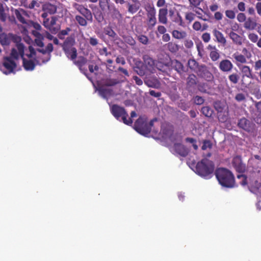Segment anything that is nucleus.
<instances>
[{"label":"nucleus","mask_w":261,"mask_h":261,"mask_svg":"<svg viewBox=\"0 0 261 261\" xmlns=\"http://www.w3.org/2000/svg\"><path fill=\"white\" fill-rule=\"evenodd\" d=\"M197 75L207 82H211L214 79V75L205 65H201L197 70Z\"/></svg>","instance_id":"nucleus-10"},{"label":"nucleus","mask_w":261,"mask_h":261,"mask_svg":"<svg viewBox=\"0 0 261 261\" xmlns=\"http://www.w3.org/2000/svg\"><path fill=\"white\" fill-rule=\"evenodd\" d=\"M111 112L114 117L118 120H122V122L128 125L133 123L131 118L127 119L128 115L124 108L117 105H113L111 107Z\"/></svg>","instance_id":"nucleus-5"},{"label":"nucleus","mask_w":261,"mask_h":261,"mask_svg":"<svg viewBox=\"0 0 261 261\" xmlns=\"http://www.w3.org/2000/svg\"><path fill=\"white\" fill-rule=\"evenodd\" d=\"M105 33L113 38H115L117 37L116 33L111 28L105 29Z\"/></svg>","instance_id":"nucleus-49"},{"label":"nucleus","mask_w":261,"mask_h":261,"mask_svg":"<svg viewBox=\"0 0 261 261\" xmlns=\"http://www.w3.org/2000/svg\"><path fill=\"white\" fill-rule=\"evenodd\" d=\"M184 45L186 48L190 49L193 46L194 43L191 40L187 39L184 42Z\"/></svg>","instance_id":"nucleus-64"},{"label":"nucleus","mask_w":261,"mask_h":261,"mask_svg":"<svg viewBox=\"0 0 261 261\" xmlns=\"http://www.w3.org/2000/svg\"><path fill=\"white\" fill-rule=\"evenodd\" d=\"M57 20L58 18L56 16H52L50 19H46L45 21H43V24L51 33L56 34L60 29V25L57 23Z\"/></svg>","instance_id":"nucleus-8"},{"label":"nucleus","mask_w":261,"mask_h":261,"mask_svg":"<svg viewBox=\"0 0 261 261\" xmlns=\"http://www.w3.org/2000/svg\"><path fill=\"white\" fill-rule=\"evenodd\" d=\"M57 6L50 3H46L42 6L43 12H46L50 15L54 14L57 12Z\"/></svg>","instance_id":"nucleus-23"},{"label":"nucleus","mask_w":261,"mask_h":261,"mask_svg":"<svg viewBox=\"0 0 261 261\" xmlns=\"http://www.w3.org/2000/svg\"><path fill=\"white\" fill-rule=\"evenodd\" d=\"M16 47L19 50L20 56L22 59L23 66L25 70L32 71L35 69L36 64L34 62L31 60H27L24 58V46L23 43H18L16 44Z\"/></svg>","instance_id":"nucleus-6"},{"label":"nucleus","mask_w":261,"mask_h":261,"mask_svg":"<svg viewBox=\"0 0 261 261\" xmlns=\"http://www.w3.org/2000/svg\"><path fill=\"white\" fill-rule=\"evenodd\" d=\"M128 11L132 14L136 13L139 9V7L136 5L128 4Z\"/></svg>","instance_id":"nucleus-52"},{"label":"nucleus","mask_w":261,"mask_h":261,"mask_svg":"<svg viewBox=\"0 0 261 261\" xmlns=\"http://www.w3.org/2000/svg\"><path fill=\"white\" fill-rule=\"evenodd\" d=\"M241 71L244 76L251 79H253L252 71L249 66L247 65H243L241 68Z\"/></svg>","instance_id":"nucleus-34"},{"label":"nucleus","mask_w":261,"mask_h":261,"mask_svg":"<svg viewBox=\"0 0 261 261\" xmlns=\"http://www.w3.org/2000/svg\"><path fill=\"white\" fill-rule=\"evenodd\" d=\"M71 31V29L70 28H66L65 30H62L60 31L58 34V37L60 39H64L65 38V36L66 35H67Z\"/></svg>","instance_id":"nucleus-45"},{"label":"nucleus","mask_w":261,"mask_h":261,"mask_svg":"<svg viewBox=\"0 0 261 261\" xmlns=\"http://www.w3.org/2000/svg\"><path fill=\"white\" fill-rule=\"evenodd\" d=\"M237 178L239 179H241V181H240V184L242 186H245L248 184L247 177L245 175L239 174L237 175Z\"/></svg>","instance_id":"nucleus-46"},{"label":"nucleus","mask_w":261,"mask_h":261,"mask_svg":"<svg viewBox=\"0 0 261 261\" xmlns=\"http://www.w3.org/2000/svg\"><path fill=\"white\" fill-rule=\"evenodd\" d=\"M234 99L238 102L244 101L246 100V96L242 93H238L236 95Z\"/></svg>","instance_id":"nucleus-53"},{"label":"nucleus","mask_w":261,"mask_h":261,"mask_svg":"<svg viewBox=\"0 0 261 261\" xmlns=\"http://www.w3.org/2000/svg\"><path fill=\"white\" fill-rule=\"evenodd\" d=\"M109 0H100L99 1V6L102 11H105L107 8H109Z\"/></svg>","instance_id":"nucleus-47"},{"label":"nucleus","mask_w":261,"mask_h":261,"mask_svg":"<svg viewBox=\"0 0 261 261\" xmlns=\"http://www.w3.org/2000/svg\"><path fill=\"white\" fill-rule=\"evenodd\" d=\"M212 147V143L211 141L208 140H204L203 141V144L201 149L203 150H206L207 148H211Z\"/></svg>","instance_id":"nucleus-51"},{"label":"nucleus","mask_w":261,"mask_h":261,"mask_svg":"<svg viewBox=\"0 0 261 261\" xmlns=\"http://www.w3.org/2000/svg\"><path fill=\"white\" fill-rule=\"evenodd\" d=\"M168 14V10L166 8H162L159 10V21L160 23L163 24H166L167 23V15Z\"/></svg>","instance_id":"nucleus-25"},{"label":"nucleus","mask_w":261,"mask_h":261,"mask_svg":"<svg viewBox=\"0 0 261 261\" xmlns=\"http://www.w3.org/2000/svg\"><path fill=\"white\" fill-rule=\"evenodd\" d=\"M173 148L177 154L183 157L187 156L189 152V149L180 143L174 144Z\"/></svg>","instance_id":"nucleus-18"},{"label":"nucleus","mask_w":261,"mask_h":261,"mask_svg":"<svg viewBox=\"0 0 261 261\" xmlns=\"http://www.w3.org/2000/svg\"><path fill=\"white\" fill-rule=\"evenodd\" d=\"M87 59L83 56H80L77 60H73V63L79 68L81 72L88 77L87 69L84 67L87 64Z\"/></svg>","instance_id":"nucleus-13"},{"label":"nucleus","mask_w":261,"mask_h":261,"mask_svg":"<svg viewBox=\"0 0 261 261\" xmlns=\"http://www.w3.org/2000/svg\"><path fill=\"white\" fill-rule=\"evenodd\" d=\"M246 17L244 13H239L237 15V20L240 22H245L246 20Z\"/></svg>","instance_id":"nucleus-62"},{"label":"nucleus","mask_w":261,"mask_h":261,"mask_svg":"<svg viewBox=\"0 0 261 261\" xmlns=\"http://www.w3.org/2000/svg\"><path fill=\"white\" fill-rule=\"evenodd\" d=\"M232 165L238 173H243L246 170V166L242 162V158L240 155L234 156L232 161Z\"/></svg>","instance_id":"nucleus-12"},{"label":"nucleus","mask_w":261,"mask_h":261,"mask_svg":"<svg viewBox=\"0 0 261 261\" xmlns=\"http://www.w3.org/2000/svg\"><path fill=\"white\" fill-rule=\"evenodd\" d=\"M213 34L216 39V41L221 43L223 45H225L226 43V40L224 35L219 31L215 29L213 30Z\"/></svg>","instance_id":"nucleus-21"},{"label":"nucleus","mask_w":261,"mask_h":261,"mask_svg":"<svg viewBox=\"0 0 261 261\" xmlns=\"http://www.w3.org/2000/svg\"><path fill=\"white\" fill-rule=\"evenodd\" d=\"M18 52L17 51V50L13 48L11 50L10 57L11 59H18L19 57V55H20L19 50H18Z\"/></svg>","instance_id":"nucleus-55"},{"label":"nucleus","mask_w":261,"mask_h":261,"mask_svg":"<svg viewBox=\"0 0 261 261\" xmlns=\"http://www.w3.org/2000/svg\"><path fill=\"white\" fill-rule=\"evenodd\" d=\"M201 39L205 43H207L211 39V35L208 33H204L202 35Z\"/></svg>","instance_id":"nucleus-61"},{"label":"nucleus","mask_w":261,"mask_h":261,"mask_svg":"<svg viewBox=\"0 0 261 261\" xmlns=\"http://www.w3.org/2000/svg\"><path fill=\"white\" fill-rule=\"evenodd\" d=\"M147 13L146 24L148 30H152L156 23V11L153 7L148 6L146 9Z\"/></svg>","instance_id":"nucleus-7"},{"label":"nucleus","mask_w":261,"mask_h":261,"mask_svg":"<svg viewBox=\"0 0 261 261\" xmlns=\"http://www.w3.org/2000/svg\"><path fill=\"white\" fill-rule=\"evenodd\" d=\"M201 112L206 117H211L212 116L213 111L210 107L206 106L202 108Z\"/></svg>","instance_id":"nucleus-43"},{"label":"nucleus","mask_w":261,"mask_h":261,"mask_svg":"<svg viewBox=\"0 0 261 261\" xmlns=\"http://www.w3.org/2000/svg\"><path fill=\"white\" fill-rule=\"evenodd\" d=\"M257 26V23L253 18L249 17L245 21L244 27L248 30H253Z\"/></svg>","instance_id":"nucleus-26"},{"label":"nucleus","mask_w":261,"mask_h":261,"mask_svg":"<svg viewBox=\"0 0 261 261\" xmlns=\"http://www.w3.org/2000/svg\"><path fill=\"white\" fill-rule=\"evenodd\" d=\"M119 81L114 79H107L103 82V86L107 87L114 86L118 84Z\"/></svg>","instance_id":"nucleus-41"},{"label":"nucleus","mask_w":261,"mask_h":261,"mask_svg":"<svg viewBox=\"0 0 261 261\" xmlns=\"http://www.w3.org/2000/svg\"><path fill=\"white\" fill-rule=\"evenodd\" d=\"M153 124V120L148 122L146 117H139L135 122L134 128L139 134L146 136L150 133Z\"/></svg>","instance_id":"nucleus-4"},{"label":"nucleus","mask_w":261,"mask_h":261,"mask_svg":"<svg viewBox=\"0 0 261 261\" xmlns=\"http://www.w3.org/2000/svg\"><path fill=\"white\" fill-rule=\"evenodd\" d=\"M98 92L101 96L104 98H107L108 96L112 94V90L101 87L99 88Z\"/></svg>","instance_id":"nucleus-37"},{"label":"nucleus","mask_w":261,"mask_h":261,"mask_svg":"<svg viewBox=\"0 0 261 261\" xmlns=\"http://www.w3.org/2000/svg\"><path fill=\"white\" fill-rule=\"evenodd\" d=\"M73 8L77 10L83 16L81 15H76L75 20L78 24L82 27L87 26L88 21L92 22L93 16L91 11L83 5L74 3L73 5Z\"/></svg>","instance_id":"nucleus-3"},{"label":"nucleus","mask_w":261,"mask_h":261,"mask_svg":"<svg viewBox=\"0 0 261 261\" xmlns=\"http://www.w3.org/2000/svg\"><path fill=\"white\" fill-rule=\"evenodd\" d=\"M123 39L124 42L130 46H134L136 44V41L131 36H125L123 38Z\"/></svg>","instance_id":"nucleus-48"},{"label":"nucleus","mask_w":261,"mask_h":261,"mask_svg":"<svg viewBox=\"0 0 261 261\" xmlns=\"http://www.w3.org/2000/svg\"><path fill=\"white\" fill-rule=\"evenodd\" d=\"M112 16L114 18H116L117 19L121 18L122 17V15L119 10L116 9V8H114L113 11H112Z\"/></svg>","instance_id":"nucleus-59"},{"label":"nucleus","mask_w":261,"mask_h":261,"mask_svg":"<svg viewBox=\"0 0 261 261\" xmlns=\"http://www.w3.org/2000/svg\"><path fill=\"white\" fill-rule=\"evenodd\" d=\"M188 65L189 67L193 70H195L196 69L198 70V67L200 66L198 63L194 59H190L188 61Z\"/></svg>","instance_id":"nucleus-42"},{"label":"nucleus","mask_w":261,"mask_h":261,"mask_svg":"<svg viewBox=\"0 0 261 261\" xmlns=\"http://www.w3.org/2000/svg\"><path fill=\"white\" fill-rule=\"evenodd\" d=\"M144 83L149 87L158 88L160 86V82L158 80L153 77H146L144 80Z\"/></svg>","instance_id":"nucleus-22"},{"label":"nucleus","mask_w":261,"mask_h":261,"mask_svg":"<svg viewBox=\"0 0 261 261\" xmlns=\"http://www.w3.org/2000/svg\"><path fill=\"white\" fill-rule=\"evenodd\" d=\"M215 169L213 161L203 159L198 162L196 166V172L202 177L209 178L212 176Z\"/></svg>","instance_id":"nucleus-2"},{"label":"nucleus","mask_w":261,"mask_h":261,"mask_svg":"<svg viewBox=\"0 0 261 261\" xmlns=\"http://www.w3.org/2000/svg\"><path fill=\"white\" fill-rule=\"evenodd\" d=\"M225 15L229 19H233L236 17L234 12L231 10H227L225 11Z\"/></svg>","instance_id":"nucleus-58"},{"label":"nucleus","mask_w":261,"mask_h":261,"mask_svg":"<svg viewBox=\"0 0 261 261\" xmlns=\"http://www.w3.org/2000/svg\"><path fill=\"white\" fill-rule=\"evenodd\" d=\"M249 39L252 42L255 43L258 39V36L254 33H250L248 35Z\"/></svg>","instance_id":"nucleus-60"},{"label":"nucleus","mask_w":261,"mask_h":261,"mask_svg":"<svg viewBox=\"0 0 261 261\" xmlns=\"http://www.w3.org/2000/svg\"><path fill=\"white\" fill-rule=\"evenodd\" d=\"M33 34L36 37L35 42L36 45L39 47H43L44 46V43L43 42L44 37L43 35L40 33L37 32H34Z\"/></svg>","instance_id":"nucleus-30"},{"label":"nucleus","mask_w":261,"mask_h":261,"mask_svg":"<svg viewBox=\"0 0 261 261\" xmlns=\"http://www.w3.org/2000/svg\"><path fill=\"white\" fill-rule=\"evenodd\" d=\"M14 12L17 19L22 24L27 23L25 19L23 16V15L29 16V15L26 11L22 9H15Z\"/></svg>","instance_id":"nucleus-20"},{"label":"nucleus","mask_w":261,"mask_h":261,"mask_svg":"<svg viewBox=\"0 0 261 261\" xmlns=\"http://www.w3.org/2000/svg\"><path fill=\"white\" fill-rule=\"evenodd\" d=\"M219 183L223 187L232 188L235 186V178L233 173L228 169L219 168L215 172Z\"/></svg>","instance_id":"nucleus-1"},{"label":"nucleus","mask_w":261,"mask_h":261,"mask_svg":"<svg viewBox=\"0 0 261 261\" xmlns=\"http://www.w3.org/2000/svg\"><path fill=\"white\" fill-rule=\"evenodd\" d=\"M248 187L251 192L256 193L261 187V184L256 180L253 184L249 182Z\"/></svg>","instance_id":"nucleus-33"},{"label":"nucleus","mask_w":261,"mask_h":261,"mask_svg":"<svg viewBox=\"0 0 261 261\" xmlns=\"http://www.w3.org/2000/svg\"><path fill=\"white\" fill-rule=\"evenodd\" d=\"M194 102L197 105H200L204 103V99L201 96H196L194 97Z\"/></svg>","instance_id":"nucleus-57"},{"label":"nucleus","mask_w":261,"mask_h":261,"mask_svg":"<svg viewBox=\"0 0 261 261\" xmlns=\"http://www.w3.org/2000/svg\"><path fill=\"white\" fill-rule=\"evenodd\" d=\"M239 79L240 76L237 73H233L228 76L229 80L233 84H237L239 82Z\"/></svg>","instance_id":"nucleus-44"},{"label":"nucleus","mask_w":261,"mask_h":261,"mask_svg":"<svg viewBox=\"0 0 261 261\" xmlns=\"http://www.w3.org/2000/svg\"><path fill=\"white\" fill-rule=\"evenodd\" d=\"M195 17V14L192 12H187L185 15V19L189 21V23L191 22Z\"/></svg>","instance_id":"nucleus-54"},{"label":"nucleus","mask_w":261,"mask_h":261,"mask_svg":"<svg viewBox=\"0 0 261 261\" xmlns=\"http://www.w3.org/2000/svg\"><path fill=\"white\" fill-rule=\"evenodd\" d=\"M167 48L172 53H176L179 50L178 44L173 42H169L166 44Z\"/></svg>","instance_id":"nucleus-36"},{"label":"nucleus","mask_w":261,"mask_h":261,"mask_svg":"<svg viewBox=\"0 0 261 261\" xmlns=\"http://www.w3.org/2000/svg\"><path fill=\"white\" fill-rule=\"evenodd\" d=\"M175 22L180 26H184V23L182 18L178 13L177 14V17L175 20Z\"/></svg>","instance_id":"nucleus-63"},{"label":"nucleus","mask_w":261,"mask_h":261,"mask_svg":"<svg viewBox=\"0 0 261 261\" xmlns=\"http://www.w3.org/2000/svg\"><path fill=\"white\" fill-rule=\"evenodd\" d=\"M4 67L8 70V72H4V73L7 74L13 72L16 67V64L14 60L11 59V57H5L4 58L3 62Z\"/></svg>","instance_id":"nucleus-14"},{"label":"nucleus","mask_w":261,"mask_h":261,"mask_svg":"<svg viewBox=\"0 0 261 261\" xmlns=\"http://www.w3.org/2000/svg\"><path fill=\"white\" fill-rule=\"evenodd\" d=\"M66 57L70 60L73 61L77 57V49L75 47L63 50Z\"/></svg>","instance_id":"nucleus-27"},{"label":"nucleus","mask_w":261,"mask_h":261,"mask_svg":"<svg viewBox=\"0 0 261 261\" xmlns=\"http://www.w3.org/2000/svg\"><path fill=\"white\" fill-rule=\"evenodd\" d=\"M219 68L223 72H230L233 67V65L231 62L228 59H224L221 60L218 65Z\"/></svg>","instance_id":"nucleus-15"},{"label":"nucleus","mask_w":261,"mask_h":261,"mask_svg":"<svg viewBox=\"0 0 261 261\" xmlns=\"http://www.w3.org/2000/svg\"><path fill=\"white\" fill-rule=\"evenodd\" d=\"M169 67L170 71L173 69L177 71V73L181 74L184 73L185 71L184 70V67L182 64L178 61V60H170L169 61Z\"/></svg>","instance_id":"nucleus-16"},{"label":"nucleus","mask_w":261,"mask_h":261,"mask_svg":"<svg viewBox=\"0 0 261 261\" xmlns=\"http://www.w3.org/2000/svg\"><path fill=\"white\" fill-rule=\"evenodd\" d=\"M233 58L235 59L237 63L241 64H245L247 63V59L246 57L239 53H236L232 55ZM238 64V63H237Z\"/></svg>","instance_id":"nucleus-35"},{"label":"nucleus","mask_w":261,"mask_h":261,"mask_svg":"<svg viewBox=\"0 0 261 261\" xmlns=\"http://www.w3.org/2000/svg\"><path fill=\"white\" fill-rule=\"evenodd\" d=\"M20 38L12 34L8 35L5 34H0V43L3 45H9L11 41L17 42L16 44L20 41Z\"/></svg>","instance_id":"nucleus-11"},{"label":"nucleus","mask_w":261,"mask_h":261,"mask_svg":"<svg viewBox=\"0 0 261 261\" xmlns=\"http://www.w3.org/2000/svg\"><path fill=\"white\" fill-rule=\"evenodd\" d=\"M218 111V119L220 122H225L228 119V112L223 111L216 107Z\"/></svg>","instance_id":"nucleus-29"},{"label":"nucleus","mask_w":261,"mask_h":261,"mask_svg":"<svg viewBox=\"0 0 261 261\" xmlns=\"http://www.w3.org/2000/svg\"><path fill=\"white\" fill-rule=\"evenodd\" d=\"M228 35L234 44L238 45H241L242 44L243 38L241 36L234 33L233 31H231Z\"/></svg>","instance_id":"nucleus-24"},{"label":"nucleus","mask_w":261,"mask_h":261,"mask_svg":"<svg viewBox=\"0 0 261 261\" xmlns=\"http://www.w3.org/2000/svg\"><path fill=\"white\" fill-rule=\"evenodd\" d=\"M8 18L10 19L9 15V9L7 6H4L0 3V21L5 22Z\"/></svg>","instance_id":"nucleus-17"},{"label":"nucleus","mask_w":261,"mask_h":261,"mask_svg":"<svg viewBox=\"0 0 261 261\" xmlns=\"http://www.w3.org/2000/svg\"><path fill=\"white\" fill-rule=\"evenodd\" d=\"M187 84L189 86L193 87L197 84V77L194 74H190L187 80Z\"/></svg>","instance_id":"nucleus-39"},{"label":"nucleus","mask_w":261,"mask_h":261,"mask_svg":"<svg viewBox=\"0 0 261 261\" xmlns=\"http://www.w3.org/2000/svg\"><path fill=\"white\" fill-rule=\"evenodd\" d=\"M145 64L149 67H152L154 64V60L148 55H145L143 57Z\"/></svg>","instance_id":"nucleus-40"},{"label":"nucleus","mask_w":261,"mask_h":261,"mask_svg":"<svg viewBox=\"0 0 261 261\" xmlns=\"http://www.w3.org/2000/svg\"><path fill=\"white\" fill-rule=\"evenodd\" d=\"M156 68L162 72L168 73L170 72L169 61L165 63L159 62L156 64Z\"/></svg>","instance_id":"nucleus-28"},{"label":"nucleus","mask_w":261,"mask_h":261,"mask_svg":"<svg viewBox=\"0 0 261 261\" xmlns=\"http://www.w3.org/2000/svg\"><path fill=\"white\" fill-rule=\"evenodd\" d=\"M210 57L211 60L213 62L217 61L220 59V53L215 46H214L213 50L210 51Z\"/></svg>","instance_id":"nucleus-32"},{"label":"nucleus","mask_w":261,"mask_h":261,"mask_svg":"<svg viewBox=\"0 0 261 261\" xmlns=\"http://www.w3.org/2000/svg\"><path fill=\"white\" fill-rule=\"evenodd\" d=\"M172 35L175 39H183L187 37V34L185 31L175 30L172 32Z\"/></svg>","instance_id":"nucleus-31"},{"label":"nucleus","mask_w":261,"mask_h":261,"mask_svg":"<svg viewBox=\"0 0 261 261\" xmlns=\"http://www.w3.org/2000/svg\"><path fill=\"white\" fill-rule=\"evenodd\" d=\"M238 126L239 128L248 133L253 132L255 128L254 123L245 117H242L239 120Z\"/></svg>","instance_id":"nucleus-9"},{"label":"nucleus","mask_w":261,"mask_h":261,"mask_svg":"<svg viewBox=\"0 0 261 261\" xmlns=\"http://www.w3.org/2000/svg\"><path fill=\"white\" fill-rule=\"evenodd\" d=\"M75 44V39L72 36L68 37L62 44H60L63 50L74 48L73 45Z\"/></svg>","instance_id":"nucleus-19"},{"label":"nucleus","mask_w":261,"mask_h":261,"mask_svg":"<svg viewBox=\"0 0 261 261\" xmlns=\"http://www.w3.org/2000/svg\"><path fill=\"white\" fill-rule=\"evenodd\" d=\"M138 39L139 41L143 44H147L148 42V37L144 35H140L138 36Z\"/></svg>","instance_id":"nucleus-56"},{"label":"nucleus","mask_w":261,"mask_h":261,"mask_svg":"<svg viewBox=\"0 0 261 261\" xmlns=\"http://www.w3.org/2000/svg\"><path fill=\"white\" fill-rule=\"evenodd\" d=\"M45 48H46V50L47 51V57L45 59L42 60V62L43 63H46V62H47L48 61H49L50 60V58H51L50 53L54 50L53 45L50 43H48L47 45V46H46Z\"/></svg>","instance_id":"nucleus-38"},{"label":"nucleus","mask_w":261,"mask_h":261,"mask_svg":"<svg viewBox=\"0 0 261 261\" xmlns=\"http://www.w3.org/2000/svg\"><path fill=\"white\" fill-rule=\"evenodd\" d=\"M190 6L194 8H198L203 0H188Z\"/></svg>","instance_id":"nucleus-50"}]
</instances>
